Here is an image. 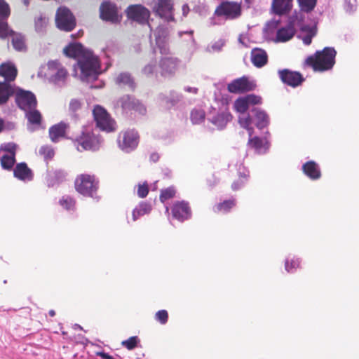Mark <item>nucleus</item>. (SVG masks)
Masks as SVG:
<instances>
[{
  "instance_id": "f257e3e1",
  "label": "nucleus",
  "mask_w": 359,
  "mask_h": 359,
  "mask_svg": "<svg viewBox=\"0 0 359 359\" xmlns=\"http://www.w3.org/2000/svg\"><path fill=\"white\" fill-rule=\"evenodd\" d=\"M63 53L67 57L76 59L73 66L74 77L84 82H90L96 80L101 74V64L98 57L81 43L69 44L64 48Z\"/></svg>"
},
{
  "instance_id": "f03ea898",
  "label": "nucleus",
  "mask_w": 359,
  "mask_h": 359,
  "mask_svg": "<svg viewBox=\"0 0 359 359\" xmlns=\"http://www.w3.org/2000/svg\"><path fill=\"white\" fill-rule=\"evenodd\" d=\"M262 103V98L258 95L254 94L247 95L246 96L237 99L233 104L234 109L238 112V123L240 126L246 129L248 132L249 136L251 137L253 134V128L251 126L252 120L250 113L247 114L246 111L250 106L259 104Z\"/></svg>"
},
{
  "instance_id": "7ed1b4c3",
  "label": "nucleus",
  "mask_w": 359,
  "mask_h": 359,
  "mask_svg": "<svg viewBox=\"0 0 359 359\" xmlns=\"http://www.w3.org/2000/svg\"><path fill=\"white\" fill-rule=\"evenodd\" d=\"M337 52L332 47H325L318 50L313 55L308 57L305 61L316 72H325L331 69L335 64Z\"/></svg>"
},
{
  "instance_id": "20e7f679",
  "label": "nucleus",
  "mask_w": 359,
  "mask_h": 359,
  "mask_svg": "<svg viewBox=\"0 0 359 359\" xmlns=\"http://www.w3.org/2000/svg\"><path fill=\"white\" fill-rule=\"evenodd\" d=\"M75 189L78 193L86 197L98 201L97 195L99 181L94 175L82 174L79 175L74 182Z\"/></svg>"
},
{
  "instance_id": "39448f33",
  "label": "nucleus",
  "mask_w": 359,
  "mask_h": 359,
  "mask_svg": "<svg viewBox=\"0 0 359 359\" xmlns=\"http://www.w3.org/2000/svg\"><path fill=\"white\" fill-rule=\"evenodd\" d=\"M45 76L54 85L62 86L67 81L68 72L59 61L51 60L47 63Z\"/></svg>"
},
{
  "instance_id": "423d86ee",
  "label": "nucleus",
  "mask_w": 359,
  "mask_h": 359,
  "mask_svg": "<svg viewBox=\"0 0 359 359\" xmlns=\"http://www.w3.org/2000/svg\"><path fill=\"white\" fill-rule=\"evenodd\" d=\"M102 142L100 137L91 132H82L74 142V146L80 152L98 150L102 145Z\"/></svg>"
},
{
  "instance_id": "0eeeda50",
  "label": "nucleus",
  "mask_w": 359,
  "mask_h": 359,
  "mask_svg": "<svg viewBox=\"0 0 359 359\" xmlns=\"http://www.w3.org/2000/svg\"><path fill=\"white\" fill-rule=\"evenodd\" d=\"M280 20H273L268 22L265 27V31L271 34L276 30V35L274 41L276 43H283L290 40L295 34V29L292 25H287L285 27L278 28Z\"/></svg>"
},
{
  "instance_id": "6e6552de",
  "label": "nucleus",
  "mask_w": 359,
  "mask_h": 359,
  "mask_svg": "<svg viewBox=\"0 0 359 359\" xmlns=\"http://www.w3.org/2000/svg\"><path fill=\"white\" fill-rule=\"evenodd\" d=\"M214 15L226 20L237 19L241 15V5L235 1H223L217 6Z\"/></svg>"
},
{
  "instance_id": "1a4fd4ad",
  "label": "nucleus",
  "mask_w": 359,
  "mask_h": 359,
  "mask_svg": "<svg viewBox=\"0 0 359 359\" xmlns=\"http://www.w3.org/2000/svg\"><path fill=\"white\" fill-rule=\"evenodd\" d=\"M93 114L97 126L102 131L110 133L116 130V124L110 117L107 111L102 107L97 105L94 107Z\"/></svg>"
},
{
  "instance_id": "9d476101",
  "label": "nucleus",
  "mask_w": 359,
  "mask_h": 359,
  "mask_svg": "<svg viewBox=\"0 0 359 359\" xmlns=\"http://www.w3.org/2000/svg\"><path fill=\"white\" fill-rule=\"evenodd\" d=\"M55 23L60 30L70 32L76 26V18L69 8L61 6L55 15Z\"/></svg>"
},
{
  "instance_id": "9b49d317",
  "label": "nucleus",
  "mask_w": 359,
  "mask_h": 359,
  "mask_svg": "<svg viewBox=\"0 0 359 359\" xmlns=\"http://www.w3.org/2000/svg\"><path fill=\"white\" fill-rule=\"evenodd\" d=\"M174 4L172 0H156L153 11L156 15L166 22L175 21Z\"/></svg>"
},
{
  "instance_id": "f8f14e48",
  "label": "nucleus",
  "mask_w": 359,
  "mask_h": 359,
  "mask_svg": "<svg viewBox=\"0 0 359 359\" xmlns=\"http://www.w3.org/2000/svg\"><path fill=\"white\" fill-rule=\"evenodd\" d=\"M17 145L13 142L1 144L0 147L1 165L4 170H11L15 162Z\"/></svg>"
},
{
  "instance_id": "ddd939ff",
  "label": "nucleus",
  "mask_w": 359,
  "mask_h": 359,
  "mask_svg": "<svg viewBox=\"0 0 359 359\" xmlns=\"http://www.w3.org/2000/svg\"><path fill=\"white\" fill-rule=\"evenodd\" d=\"M100 15L102 20L117 23L121 20V15H118L117 7L110 1H104L100 7Z\"/></svg>"
},
{
  "instance_id": "4468645a",
  "label": "nucleus",
  "mask_w": 359,
  "mask_h": 359,
  "mask_svg": "<svg viewBox=\"0 0 359 359\" xmlns=\"http://www.w3.org/2000/svg\"><path fill=\"white\" fill-rule=\"evenodd\" d=\"M180 60L174 57H162L158 62L159 73L162 76H173L180 65Z\"/></svg>"
},
{
  "instance_id": "2eb2a0df",
  "label": "nucleus",
  "mask_w": 359,
  "mask_h": 359,
  "mask_svg": "<svg viewBox=\"0 0 359 359\" xmlns=\"http://www.w3.org/2000/svg\"><path fill=\"white\" fill-rule=\"evenodd\" d=\"M15 100L19 107L25 111L36 108V106L35 95L29 91L18 90L16 93Z\"/></svg>"
},
{
  "instance_id": "dca6fc26",
  "label": "nucleus",
  "mask_w": 359,
  "mask_h": 359,
  "mask_svg": "<svg viewBox=\"0 0 359 359\" xmlns=\"http://www.w3.org/2000/svg\"><path fill=\"white\" fill-rule=\"evenodd\" d=\"M172 217L180 222L187 220L191 217V210L189 203L184 201H177L171 208Z\"/></svg>"
},
{
  "instance_id": "f3484780",
  "label": "nucleus",
  "mask_w": 359,
  "mask_h": 359,
  "mask_svg": "<svg viewBox=\"0 0 359 359\" xmlns=\"http://www.w3.org/2000/svg\"><path fill=\"white\" fill-rule=\"evenodd\" d=\"M118 145L119 148L126 153H130L135 148V130L127 129L122 131L118 137Z\"/></svg>"
},
{
  "instance_id": "a211bd4d",
  "label": "nucleus",
  "mask_w": 359,
  "mask_h": 359,
  "mask_svg": "<svg viewBox=\"0 0 359 359\" xmlns=\"http://www.w3.org/2000/svg\"><path fill=\"white\" fill-rule=\"evenodd\" d=\"M278 75L283 83L294 88L301 85L304 80L299 72L287 69L279 70Z\"/></svg>"
},
{
  "instance_id": "6ab92c4d",
  "label": "nucleus",
  "mask_w": 359,
  "mask_h": 359,
  "mask_svg": "<svg viewBox=\"0 0 359 359\" xmlns=\"http://www.w3.org/2000/svg\"><path fill=\"white\" fill-rule=\"evenodd\" d=\"M10 13L9 5L4 0H0V38L1 39L6 38L11 33L7 23Z\"/></svg>"
},
{
  "instance_id": "aec40b11",
  "label": "nucleus",
  "mask_w": 359,
  "mask_h": 359,
  "mask_svg": "<svg viewBox=\"0 0 359 359\" xmlns=\"http://www.w3.org/2000/svg\"><path fill=\"white\" fill-rule=\"evenodd\" d=\"M254 85L246 76L233 80L227 86L229 92L231 93H241L253 90Z\"/></svg>"
},
{
  "instance_id": "412c9836",
  "label": "nucleus",
  "mask_w": 359,
  "mask_h": 359,
  "mask_svg": "<svg viewBox=\"0 0 359 359\" xmlns=\"http://www.w3.org/2000/svg\"><path fill=\"white\" fill-rule=\"evenodd\" d=\"M168 35V29L164 26H158L154 32L156 48L161 54H167L169 51Z\"/></svg>"
},
{
  "instance_id": "4be33fe9",
  "label": "nucleus",
  "mask_w": 359,
  "mask_h": 359,
  "mask_svg": "<svg viewBox=\"0 0 359 359\" xmlns=\"http://www.w3.org/2000/svg\"><path fill=\"white\" fill-rule=\"evenodd\" d=\"M252 123H255L258 129L266 128L270 122L269 116L266 112L259 108L253 107L250 110Z\"/></svg>"
},
{
  "instance_id": "5701e85b",
  "label": "nucleus",
  "mask_w": 359,
  "mask_h": 359,
  "mask_svg": "<svg viewBox=\"0 0 359 359\" xmlns=\"http://www.w3.org/2000/svg\"><path fill=\"white\" fill-rule=\"evenodd\" d=\"M158 100L163 107L170 109L182 102L183 95L180 93L170 90L168 95L163 93L160 94Z\"/></svg>"
},
{
  "instance_id": "b1692460",
  "label": "nucleus",
  "mask_w": 359,
  "mask_h": 359,
  "mask_svg": "<svg viewBox=\"0 0 359 359\" xmlns=\"http://www.w3.org/2000/svg\"><path fill=\"white\" fill-rule=\"evenodd\" d=\"M208 119L217 130H223L226 128L227 123L231 121L232 116L229 111L223 110L208 117Z\"/></svg>"
},
{
  "instance_id": "393cba45",
  "label": "nucleus",
  "mask_w": 359,
  "mask_h": 359,
  "mask_svg": "<svg viewBox=\"0 0 359 359\" xmlns=\"http://www.w3.org/2000/svg\"><path fill=\"white\" fill-rule=\"evenodd\" d=\"M248 143L253 147L255 151L259 154H266L270 147V142L267 137H259L255 136L250 138Z\"/></svg>"
},
{
  "instance_id": "a878e982",
  "label": "nucleus",
  "mask_w": 359,
  "mask_h": 359,
  "mask_svg": "<svg viewBox=\"0 0 359 359\" xmlns=\"http://www.w3.org/2000/svg\"><path fill=\"white\" fill-rule=\"evenodd\" d=\"M292 7V0H272L271 11L278 15L288 13Z\"/></svg>"
},
{
  "instance_id": "bb28decb",
  "label": "nucleus",
  "mask_w": 359,
  "mask_h": 359,
  "mask_svg": "<svg viewBox=\"0 0 359 359\" xmlns=\"http://www.w3.org/2000/svg\"><path fill=\"white\" fill-rule=\"evenodd\" d=\"M13 175L15 177L23 182H29L33 179L32 172L25 163L17 164L13 170Z\"/></svg>"
},
{
  "instance_id": "cd10ccee",
  "label": "nucleus",
  "mask_w": 359,
  "mask_h": 359,
  "mask_svg": "<svg viewBox=\"0 0 359 359\" xmlns=\"http://www.w3.org/2000/svg\"><path fill=\"white\" fill-rule=\"evenodd\" d=\"M251 62L258 68L264 67L268 62L266 52L262 48H255L251 51Z\"/></svg>"
},
{
  "instance_id": "c85d7f7f",
  "label": "nucleus",
  "mask_w": 359,
  "mask_h": 359,
  "mask_svg": "<svg viewBox=\"0 0 359 359\" xmlns=\"http://www.w3.org/2000/svg\"><path fill=\"white\" fill-rule=\"evenodd\" d=\"M302 170L305 175L312 180H317L321 176L319 165L313 161H309L303 164Z\"/></svg>"
},
{
  "instance_id": "c756f323",
  "label": "nucleus",
  "mask_w": 359,
  "mask_h": 359,
  "mask_svg": "<svg viewBox=\"0 0 359 359\" xmlns=\"http://www.w3.org/2000/svg\"><path fill=\"white\" fill-rule=\"evenodd\" d=\"M149 10L142 5L136 4V22L142 25H147L151 32V27L149 22Z\"/></svg>"
},
{
  "instance_id": "7c9ffc66",
  "label": "nucleus",
  "mask_w": 359,
  "mask_h": 359,
  "mask_svg": "<svg viewBox=\"0 0 359 359\" xmlns=\"http://www.w3.org/2000/svg\"><path fill=\"white\" fill-rule=\"evenodd\" d=\"M17 69L11 62H6L0 66V76H3L6 81H13L17 76Z\"/></svg>"
},
{
  "instance_id": "2f4dec72",
  "label": "nucleus",
  "mask_w": 359,
  "mask_h": 359,
  "mask_svg": "<svg viewBox=\"0 0 359 359\" xmlns=\"http://www.w3.org/2000/svg\"><path fill=\"white\" fill-rule=\"evenodd\" d=\"M26 117L28 119L29 125L28 130L33 131L35 130V126H39L41 122V114L35 108L25 111Z\"/></svg>"
},
{
  "instance_id": "473e14b6",
  "label": "nucleus",
  "mask_w": 359,
  "mask_h": 359,
  "mask_svg": "<svg viewBox=\"0 0 359 359\" xmlns=\"http://www.w3.org/2000/svg\"><path fill=\"white\" fill-rule=\"evenodd\" d=\"M66 126V124L64 123H60L52 126L49 130L50 140L54 142H57L60 137L65 135Z\"/></svg>"
},
{
  "instance_id": "72a5a7b5",
  "label": "nucleus",
  "mask_w": 359,
  "mask_h": 359,
  "mask_svg": "<svg viewBox=\"0 0 359 359\" xmlns=\"http://www.w3.org/2000/svg\"><path fill=\"white\" fill-rule=\"evenodd\" d=\"M12 86L6 82H0V104L6 103L13 93Z\"/></svg>"
},
{
  "instance_id": "f704fd0d",
  "label": "nucleus",
  "mask_w": 359,
  "mask_h": 359,
  "mask_svg": "<svg viewBox=\"0 0 359 359\" xmlns=\"http://www.w3.org/2000/svg\"><path fill=\"white\" fill-rule=\"evenodd\" d=\"M301 260L297 257L289 256L285 260V269L287 272L293 273L300 267Z\"/></svg>"
},
{
  "instance_id": "c9c22d12",
  "label": "nucleus",
  "mask_w": 359,
  "mask_h": 359,
  "mask_svg": "<svg viewBox=\"0 0 359 359\" xmlns=\"http://www.w3.org/2000/svg\"><path fill=\"white\" fill-rule=\"evenodd\" d=\"M65 175L63 171L55 170L49 172L47 177V184L48 187H53L62 181Z\"/></svg>"
},
{
  "instance_id": "e433bc0d",
  "label": "nucleus",
  "mask_w": 359,
  "mask_h": 359,
  "mask_svg": "<svg viewBox=\"0 0 359 359\" xmlns=\"http://www.w3.org/2000/svg\"><path fill=\"white\" fill-rule=\"evenodd\" d=\"M116 83L122 87L131 88L133 87V79L130 74L126 72L120 73L116 78Z\"/></svg>"
},
{
  "instance_id": "4c0bfd02",
  "label": "nucleus",
  "mask_w": 359,
  "mask_h": 359,
  "mask_svg": "<svg viewBox=\"0 0 359 359\" xmlns=\"http://www.w3.org/2000/svg\"><path fill=\"white\" fill-rule=\"evenodd\" d=\"M11 33L8 35H12V43L13 48L18 51H22L25 50V38L20 34L13 33V31L10 29Z\"/></svg>"
},
{
  "instance_id": "58836bf2",
  "label": "nucleus",
  "mask_w": 359,
  "mask_h": 359,
  "mask_svg": "<svg viewBox=\"0 0 359 359\" xmlns=\"http://www.w3.org/2000/svg\"><path fill=\"white\" fill-rule=\"evenodd\" d=\"M59 204L67 211H73L75 209V201L69 196H63L60 199Z\"/></svg>"
},
{
  "instance_id": "ea45409f",
  "label": "nucleus",
  "mask_w": 359,
  "mask_h": 359,
  "mask_svg": "<svg viewBox=\"0 0 359 359\" xmlns=\"http://www.w3.org/2000/svg\"><path fill=\"white\" fill-rule=\"evenodd\" d=\"M205 111L201 109H194L191 111L190 118L193 124H200L205 119Z\"/></svg>"
},
{
  "instance_id": "a19ab883",
  "label": "nucleus",
  "mask_w": 359,
  "mask_h": 359,
  "mask_svg": "<svg viewBox=\"0 0 359 359\" xmlns=\"http://www.w3.org/2000/svg\"><path fill=\"white\" fill-rule=\"evenodd\" d=\"M226 41L224 39H219L216 41L208 44L205 48L206 52L210 53H219L222 50Z\"/></svg>"
},
{
  "instance_id": "79ce46f5",
  "label": "nucleus",
  "mask_w": 359,
  "mask_h": 359,
  "mask_svg": "<svg viewBox=\"0 0 359 359\" xmlns=\"http://www.w3.org/2000/svg\"><path fill=\"white\" fill-rule=\"evenodd\" d=\"M122 109L127 112L134 108V102L133 97L129 95L123 96L118 102Z\"/></svg>"
},
{
  "instance_id": "37998d69",
  "label": "nucleus",
  "mask_w": 359,
  "mask_h": 359,
  "mask_svg": "<svg viewBox=\"0 0 359 359\" xmlns=\"http://www.w3.org/2000/svg\"><path fill=\"white\" fill-rule=\"evenodd\" d=\"M142 72L147 76H157L159 72V67L156 60H152L145 65Z\"/></svg>"
},
{
  "instance_id": "c03bdc74",
  "label": "nucleus",
  "mask_w": 359,
  "mask_h": 359,
  "mask_svg": "<svg viewBox=\"0 0 359 359\" xmlns=\"http://www.w3.org/2000/svg\"><path fill=\"white\" fill-rule=\"evenodd\" d=\"M236 205V201L234 199L226 200L222 203H218L215 208V212H229L234 205Z\"/></svg>"
},
{
  "instance_id": "a18cd8bd",
  "label": "nucleus",
  "mask_w": 359,
  "mask_h": 359,
  "mask_svg": "<svg viewBox=\"0 0 359 359\" xmlns=\"http://www.w3.org/2000/svg\"><path fill=\"white\" fill-rule=\"evenodd\" d=\"M301 11L309 13L312 11L316 6L317 0H297Z\"/></svg>"
},
{
  "instance_id": "49530a36",
  "label": "nucleus",
  "mask_w": 359,
  "mask_h": 359,
  "mask_svg": "<svg viewBox=\"0 0 359 359\" xmlns=\"http://www.w3.org/2000/svg\"><path fill=\"white\" fill-rule=\"evenodd\" d=\"M151 203L147 201H142L139 203L138 206L136 207V217L147 215L151 212Z\"/></svg>"
},
{
  "instance_id": "de8ad7c7",
  "label": "nucleus",
  "mask_w": 359,
  "mask_h": 359,
  "mask_svg": "<svg viewBox=\"0 0 359 359\" xmlns=\"http://www.w3.org/2000/svg\"><path fill=\"white\" fill-rule=\"evenodd\" d=\"M176 191L173 187H170L165 189H163L160 194V201L165 203L168 199L173 198L175 195Z\"/></svg>"
},
{
  "instance_id": "09e8293b",
  "label": "nucleus",
  "mask_w": 359,
  "mask_h": 359,
  "mask_svg": "<svg viewBox=\"0 0 359 359\" xmlns=\"http://www.w3.org/2000/svg\"><path fill=\"white\" fill-rule=\"evenodd\" d=\"M39 152L46 161L52 159L55 155L54 149L50 146L47 145L42 146Z\"/></svg>"
},
{
  "instance_id": "8fccbe9b",
  "label": "nucleus",
  "mask_w": 359,
  "mask_h": 359,
  "mask_svg": "<svg viewBox=\"0 0 359 359\" xmlns=\"http://www.w3.org/2000/svg\"><path fill=\"white\" fill-rule=\"evenodd\" d=\"M316 30L314 27H309L306 30V33L304 35L299 36V37L302 39L303 43L308 46L310 45L313 37L316 35Z\"/></svg>"
},
{
  "instance_id": "3c124183",
  "label": "nucleus",
  "mask_w": 359,
  "mask_h": 359,
  "mask_svg": "<svg viewBox=\"0 0 359 359\" xmlns=\"http://www.w3.org/2000/svg\"><path fill=\"white\" fill-rule=\"evenodd\" d=\"M154 318L160 324L165 325L168 320V313L166 310H160L156 313Z\"/></svg>"
},
{
  "instance_id": "603ef678",
  "label": "nucleus",
  "mask_w": 359,
  "mask_h": 359,
  "mask_svg": "<svg viewBox=\"0 0 359 359\" xmlns=\"http://www.w3.org/2000/svg\"><path fill=\"white\" fill-rule=\"evenodd\" d=\"M47 25V19L45 17L39 16L35 20V29L37 32H43Z\"/></svg>"
},
{
  "instance_id": "864d4df0",
  "label": "nucleus",
  "mask_w": 359,
  "mask_h": 359,
  "mask_svg": "<svg viewBox=\"0 0 359 359\" xmlns=\"http://www.w3.org/2000/svg\"><path fill=\"white\" fill-rule=\"evenodd\" d=\"M148 193L149 186L147 182H144L142 184H138L137 196L140 198H145L148 195Z\"/></svg>"
},
{
  "instance_id": "5fc2aeb1",
  "label": "nucleus",
  "mask_w": 359,
  "mask_h": 359,
  "mask_svg": "<svg viewBox=\"0 0 359 359\" xmlns=\"http://www.w3.org/2000/svg\"><path fill=\"white\" fill-rule=\"evenodd\" d=\"M356 0H344V9L346 13H353L356 10Z\"/></svg>"
},
{
  "instance_id": "6e6d98bb",
  "label": "nucleus",
  "mask_w": 359,
  "mask_h": 359,
  "mask_svg": "<svg viewBox=\"0 0 359 359\" xmlns=\"http://www.w3.org/2000/svg\"><path fill=\"white\" fill-rule=\"evenodd\" d=\"M137 114L140 116H146L147 108L144 104L136 101V116L137 115Z\"/></svg>"
},
{
  "instance_id": "4d7b16f0",
  "label": "nucleus",
  "mask_w": 359,
  "mask_h": 359,
  "mask_svg": "<svg viewBox=\"0 0 359 359\" xmlns=\"http://www.w3.org/2000/svg\"><path fill=\"white\" fill-rule=\"evenodd\" d=\"M238 174L239 176V179H243L247 181L248 177H249V171L241 165H239L238 168Z\"/></svg>"
},
{
  "instance_id": "13d9d810",
  "label": "nucleus",
  "mask_w": 359,
  "mask_h": 359,
  "mask_svg": "<svg viewBox=\"0 0 359 359\" xmlns=\"http://www.w3.org/2000/svg\"><path fill=\"white\" fill-rule=\"evenodd\" d=\"M81 107V102L76 99L71 100L69 105V110L72 112H76Z\"/></svg>"
},
{
  "instance_id": "bf43d9fd",
  "label": "nucleus",
  "mask_w": 359,
  "mask_h": 359,
  "mask_svg": "<svg viewBox=\"0 0 359 359\" xmlns=\"http://www.w3.org/2000/svg\"><path fill=\"white\" fill-rule=\"evenodd\" d=\"M121 344L128 350L133 349L135 348V336L130 337L128 339L123 341Z\"/></svg>"
},
{
  "instance_id": "052dcab7",
  "label": "nucleus",
  "mask_w": 359,
  "mask_h": 359,
  "mask_svg": "<svg viewBox=\"0 0 359 359\" xmlns=\"http://www.w3.org/2000/svg\"><path fill=\"white\" fill-rule=\"evenodd\" d=\"M128 20L133 23L135 21V5H130L126 10Z\"/></svg>"
},
{
  "instance_id": "680f3d73",
  "label": "nucleus",
  "mask_w": 359,
  "mask_h": 359,
  "mask_svg": "<svg viewBox=\"0 0 359 359\" xmlns=\"http://www.w3.org/2000/svg\"><path fill=\"white\" fill-rule=\"evenodd\" d=\"M245 180L243 179H238V180L233 182L231 188L233 191H237L242 188L245 183Z\"/></svg>"
},
{
  "instance_id": "e2e57ef3",
  "label": "nucleus",
  "mask_w": 359,
  "mask_h": 359,
  "mask_svg": "<svg viewBox=\"0 0 359 359\" xmlns=\"http://www.w3.org/2000/svg\"><path fill=\"white\" fill-rule=\"evenodd\" d=\"M182 16L183 17H187L188 13L190 11V8H189V5L187 4H183V6L182 7Z\"/></svg>"
},
{
  "instance_id": "0e129e2a",
  "label": "nucleus",
  "mask_w": 359,
  "mask_h": 359,
  "mask_svg": "<svg viewBox=\"0 0 359 359\" xmlns=\"http://www.w3.org/2000/svg\"><path fill=\"white\" fill-rule=\"evenodd\" d=\"M184 91L191 93L193 94H196L198 93V88L195 87L185 86L184 88Z\"/></svg>"
},
{
  "instance_id": "69168bd1",
  "label": "nucleus",
  "mask_w": 359,
  "mask_h": 359,
  "mask_svg": "<svg viewBox=\"0 0 359 359\" xmlns=\"http://www.w3.org/2000/svg\"><path fill=\"white\" fill-rule=\"evenodd\" d=\"M97 355L102 357L104 359H114V357L104 352H98Z\"/></svg>"
},
{
  "instance_id": "338daca9",
  "label": "nucleus",
  "mask_w": 359,
  "mask_h": 359,
  "mask_svg": "<svg viewBox=\"0 0 359 359\" xmlns=\"http://www.w3.org/2000/svg\"><path fill=\"white\" fill-rule=\"evenodd\" d=\"M159 159V156L156 153H153L150 155V160L153 162H156Z\"/></svg>"
},
{
  "instance_id": "774afa93",
  "label": "nucleus",
  "mask_w": 359,
  "mask_h": 359,
  "mask_svg": "<svg viewBox=\"0 0 359 359\" xmlns=\"http://www.w3.org/2000/svg\"><path fill=\"white\" fill-rule=\"evenodd\" d=\"M254 4V0H244V6L249 8Z\"/></svg>"
}]
</instances>
